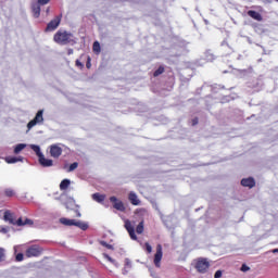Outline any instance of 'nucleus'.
Listing matches in <instances>:
<instances>
[{"instance_id":"nucleus-42","label":"nucleus","mask_w":278,"mask_h":278,"mask_svg":"<svg viewBox=\"0 0 278 278\" xmlns=\"http://www.w3.org/2000/svg\"><path fill=\"white\" fill-rule=\"evenodd\" d=\"M141 212H147V210H144V208H141Z\"/></svg>"},{"instance_id":"nucleus-6","label":"nucleus","mask_w":278,"mask_h":278,"mask_svg":"<svg viewBox=\"0 0 278 278\" xmlns=\"http://www.w3.org/2000/svg\"><path fill=\"white\" fill-rule=\"evenodd\" d=\"M164 256V252L162 251V244L156 245V252L154 254V266L160 268L162 266V257Z\"/></svg>"},{"instance_id":"nucleus-36","label":"nucleus","mask_w":278,"mask_h":278,"mask_svg":"<svg viewBox=\"0 0 278 278\" xmlns=\"http://www.w3.org/2000/svg\"><path fill=\"white\" fill-rule=\"evenodd\" d=\"M37 2H39L40 5H47L48 3L51 2V0H37Z\"/></svg>"},{"instance_id":"nucleus-11","label":"nucleus","mask_w":278,"mask_h":278,"mask_svg":"<svg viewBox=\"0 0 278 278\" xmlns=\"http://www.w3.org/2000/svg\"><path fill=\"white\" fill-rule=\"evenodd\" d=\"M71 226L72 227H78V229H81V231H87L88 229V223L81 222V220H76V219H71Z\"/></svg>"},{"instance_id":"nucleus-26","label":"nucleus","mask_w":278,"mask_h":278,"mask_svg":"<svg viewBox=\"0 0 278 278\" xmlns=\"http://www.w3.org/2000/svg\"><path fill=\"white\" fill-rule=\"evenodd\" d=\"M4 194H5V197H9V198L14 197V194H15L14 189H5Z\"/></svg>"},{"instance_id":"nucleus-28","label":"nucleus","mask_w":278,"mask_h":278,"mask_svg":"<svg viewBox=\"0 0 278 278\" xmlns=\"http://www.w3.org/2000/svg\"><path fill=\"white\" fill-rule=\"evenodd\" d=\"M15 260L16 262H23V260H25V255L23 253H17Z\"/></svg>"},{"instance_id":"nucleus-40","label":"nucleus","mask_w":278,"mask_h":278,"mask_svg":"<svg viewBox=\"0 0 278 278\" xmlns=\"http://www.w3.org/2000/svg\"><path fill=\"white\" fill-rule=\"evenodd\" d=\"M87 68H90V61L87 62Z\"/></svg>"},{"instance_id":"nucleus-39","label":"nucleus","mask_w":278,"mask_h":278,"mask_svg":"<svg viewBox=\"0 0 278 278\" xmlns=\"http://www.w3.org/2000/svg\"><path fill=\"white\" fill-rule=\"evenodd\" d=\"M76 66H84V64H81L79 61H76Z\"/></svg>"},{"instance_id":"nucleus-14","label":"nucleus","mask_w":278,"mask_h":278,"mask_svg":"<svg viewBox=\"0 0 278 278\" xmlns=\"http://www.w3.org/2000/svg\"><path fill=\"white\" fill-rule=\"evenodd\" d=\"M39 164L45 168L53 166V160L45 157V154L39 157Z\"/></svg>"},{"instance_id":"nucleus-3","label":"nucleus","mask_w":278,"mask_h":278,"mask_svg":"<svg viewBox=\"0 0 278 278\" xmlns=\"http://www.w3.org/2000/svg\"><path fill=\"white\" fill-rule=\"evenodd\" d=\"M53 40L56 45H68V42H71V34L64 29H59L54 34Z\"/></svg>"},{"instance_id":"nucleus-8","label":"nucleus","mask_w":278,"mask_h":278,"mask_svg":"<svg viewBox=\"0 0 278 278\" xmlns=\"http://www.w3.org/2000/svg\"><path fill=\"white\" fill-rule=\"evenodd\" d=\"M124 227L126 231L129 233L131 240H138V236H136V228L134 224H131V220L126 219Z\"/></svg>"},{"instance_id":"nucleus-30","label":"nucleus","mask_w":278,"mask_h":278,"mask_svg":"<svg viewBox=\"0 0 278 278\" xmlns=\"http://www.w3.org/2000/svg\"><path fill=\"white\" fill-rule=\"evenodd\" d=\"M240 270L242 273H249V270H251V267H249L247 264H242Z\"/></svg>"},{"instance_id":"nucleus-38","label":"nucleus","mask_w":278,"mask_h":278,"mask_svg":"<svg viewBox=\"0 0 278 278\" xmlns=\"http://www.w3.org/2000/svg\"><path fill=\"white\" fill-rule=\"evenodd\" d=\"M223 277V271L222 270H217L214 275V278H220Z\"/></svg>"},{"instance_id":"nucleus-33","label":"nucleus","mask_w":278,"mask_h":278,"mask_svg":"<svg viewBox=\"0 0 278 278\" xmlns=\"http://www.w3.org/2000/svg\"><path fill=\"white\" fill-rule=\"evenodd\" d=\"M74 212L76 214V218H81V213L79 212V206H76V208H74Z\"/></svg>"},{"instance_id":"nucleus-31","label":"nucleus","mask_w":278,"mask_h":278,"mask_svg":"<svg viewBox=\"0 0 278 278\" xmlns=\"http://www.w3.org/2000/svg\"><path fill=\"white\" fill-rule=\"evenodd\" d=\"M8 231H10L9 227H5V226L0 227V233H8Z\"/></svg>"},{"instance_id":"nucleus-10","label":"nucleus","mask_w":278,"mask_h":278,"mask_svg":"<svg viewBox=\"0 0 278 278\" xmlns=\"http://www.w3.org/2000/svg\"><path fill=\"white\" fill-rule=\"evenodd\" d=\"M50 155L51 157H55V159L62 155V148L60 147V144L50 146Z\"/></svg>"},{"instance_id":"nucleus-19","label":"nucleus","mask_w":278,"mask_h":278,"mask_svg":"<svg viewBox=\"0 0 278 278\" xmlns=\"http://www.w3.org/2000/svg\"><path fill=\"white\" fill-rule=\"evenodd\" d=\"M92 51L93 53H96V55H99L101 53V43H99V41L93 42Z\"/></svg>"},{"instance_id":"nucleus-4","label":"nucleus","mask_w":278,"mask_h":278,"mask_svg":"<svg viewBox=\"0 0 278 278\" xmlns=\"http://www.w3.org/2000/svg\"><path fill=\"white\" fill-rule=\"evenodd\" d=\"M42 247L38 244L30 245L26 249L25 255L26 257H40L42 255Z\"/></svg>"},{"instance_id":"nucleus-20","label":"nucleus","mask_w":278,"mask_h":278,"mask_svg":"<svg viewBox=\"0 0 278 278\" xmlns=\"http://www.w3.org/2000/svg\"><path fill=\"white\" fill-rule=\"evenodd\" d=\"M30 149H33V151L36 153L37 157H42V152L40 151V146H36V144H31Z\"/></svg>"},{"instance_id":"nucleus-29","label":"nucleus","mask_w":278,"mask_h":278,"mask_svg":"<svg viewBox=\"0 0 278 278\" xmlns=\"http://www.w3.org/2000/svg\"><path fill=\"white\" fill-rule=\"evenodd\" d=\"M144 247H146L147 253H153V248L151 247V244L149 242H146Z\"/></svg>"},{"instance_id":"nucleus-21","label":"nucleus","mask_w":278,"mask_h":278,"mask_svg":"<svg viewBox=\"0 0 278 278\" xmlns=\"http://www.w3.org/2000/svg\"><path fill=\"white\" fill-rule=\"evenodd\" d=\"M71 186L70 179H64L60 184V190H68V187Z\"/></svg>"},{"instance_id":"nucleus-37","label":"nucleus","mask_w":278,"mask_h":278,"mask_svg":"<svg viewBox=\"0 0 278 278\" xmlns=\"http://www.w3.org/2000/svg\"><path fill=\"white\" fill-rule=\"evenodd\" d=\"M77 166H79V163L74 162L71 164V170H75V168H77Z\"/></svg>"},{"instance_id":"nucleus-13","label":"nucleus","mask_w":278,"mask_h":278,"mask_svg":"<svg viewBox=\"0 0 278 278\" xmlns=\"http://www.w3.org/2000/svg\"><path fill=\"white\" fill-rule=\"evenodd\" d=\"M241 186L243 188H255V178L249 177V178H243L241 179Z\"/></svg>"},{"instance_id":"nucleus-1","label":"nucleus","mask_w":278,"mask_h":278,"mask_svg":"<svg viewBox=\"0 0 278 278\" xmlns=\"http://www.w3.org/2000/svg\"><path fill=\"white\" fill-rule=\"evenodd\" d=\"M3 220L9 223V225H14L15 227H25V225H34V220L29 218L20 217L16 219V215L10 211H5L3 215Z\"/></svg>"},{"instance_id":"nucleus-41","label":"nucleus","mask_w":278,"mask_h":278,"mask_svg":"<svg viewBox=\"0 0 278 278\" xmlns=\"http://www.w3.org/2000/svg\"><path fill=\"white\" fill-rule=\"evenodd\" d=\"M273 253H278V249L273 250Z\"/></svg>"},{"instance_id":"nucleus-32","label":"nucleus","mask_w":278,"mask_h":278,"mask_svg":"<svg viewBox=\"0 0 278 278\" xmlns=\"http://www.w3.org/2000/svg\"><path fill=\"white\" fill-rule=\"evenodd\" d=\"M3 257H5V250H3V248H0V262H3Z\"/></svg>"},{"instance_id":"nucleus-23","label":"nucleus","mask_w":278,"mask_h":278,"mask_svg":"<svg viewBox=\"0 0 278 278\" xmlns=\"http://www.w3.org/2000/svg\"><path fill=\"white\" fill-rule=\"evenodd\" d=\"M25 147H27V144H25V143H18L17 146H15V148H14L15 155H18V153L21 151H23V149H25Z\"/></svg>"},{"instance_id":"nucleus-43","label":"nucleus","mask_w":278,"mask_h":278,"mask_svg":"<svg viewBox=\"0 0 278 278\" xmlns=\"http://www.w3.org/2000/svg\"><path fill=\"white\" fill-rule=\"evenodd\" d=\"M49 10H50V9L48 8V9H47V14H49Z\"/></svg>"},{"instance_id":"nucleus-27","label":"nucleus","mask_w":278,"mask_h":278,"mask_svg":"<svg viewBox=\"0 0 278 278\" xmlns=\"http://www.w3.org/2000/svg\"><path fill=\"white\" fill-rule=\"evenodd\" d=\"M60 223H61L62 225H66L67 227H71V219H68V218L62 217V218L60 219Z\"/></svg>"},{"instance_id":"nucleus-22","label":"nucleus","mask_w":278,"mask_h":278,"mask_svg":"<svg viewBox=\"0 0 278 278\" xmlns=\"http://www.w3.org/2000/svg\"><path fill=\"white\" fill-rule=\"evenodd\" d=\"M136 233H144V220H141L136 227Z\"/></svg>"},{"instance_id":"nucleus-5","label":"nucleus","mask_w":278,"mask_h":278,"mask_svg":"<svg viewBox=\"0 0 278 278\" xmlns=\"http://www.w3.org/2000/svg\"><path fill=\"white\" fill-rule=\"evenodd\" d=\"M60 23H62V14L55 15L53 20L47 24V27L45 28L46 34L55 31V29L60 27Z\"/></svg>"},{"instance_id":"nucleus-34","label":"nucleus","mask_w":278,"mask_h":278,"mask_svg":"<svg viewBox=\"0 0 278 278\" xmlns=\"http://www.w3.org/2000/svg\"><path fill=\"white\" fill-rule=\"evenodd\" d=\"M103 257H105V260H108V262H111V264H114L116 262V261H114V258H112L108 254H103Z\"/></svg>"},{"instance_id":"nucleus-24","label":"nucleus","mask_w":278,"mask_h":278,"mask_svg":"<svg viewBox=\"0 0 278 278\" xmlns=\"http://www.w3.org/2000/svg\"><path fill=\"white\" fill-rule=\"evenodd\" d=\"M165 68L164 66H159V68L156 71H154L153 73V77H160V75H162L164 73Z\"/></svg>"},{"instance_id":"nucleus-35","label":"nucleus","mask_w":278,"mask_h":278,"mask_svg":"<svg viewBox=\"0 0 278 278\" xmlns=\"http://www.w3.org/2000/svg\"><path fill=\"white\" fill-rule=\"evenodd\" d=\"M191 125L192 127H195V125H199V117H194L193 119H191Z\"/></svg>"},{"instance_id":"nucleus-25","label":"nucleus","mask_w":278,"mask_h":278,"mask_svg":"<svg viewBox=\"0 0 278 278\" xmlns=\"http://www.w3.org/2000/svg\"><path fill=\"white\" fill-rule=\"evenodd\" d=\"M101 247H105V249H109L110 251H114V245L109 244L105 241H100Z\"/></svg>"},{"instance_id":"nucleus-2","label":"nucleus","mask_w":278,"mask_h":278,"mask_svg":"<svg viewBox=\"0 0 278 278\" xmlns=\"http://www.w3.org/2000/svg\"><path fill=\"white\" fill-rule=\"evenodd\" d=\"M210 260L205 257H198L193 260V267L200 275H205L210 270Z\"/></svg>"},{"instance_id":"nucleus-18","label":"nucleus","mask_w":278,"mask_h":278,"mask_svg":"<svg viewBox=\"0 0 278 278\" xmlns=\"http://www.w3.org/2000/svg\"><path fill=\"white\" fill-rule=\"evenodd\" d=\"M4 160L7 164H16V162H23V157H16V156H7Z\"/></svg>"},{"instance_id":"nucleus-17","label":"nucleus","mask_w":278,"mask_h":278,"mask_svg":"<svg viewBox=\"0 0 278 278\" xmlns=\"http://www.w3.org/2000/svg\"><path fill=\"white\" fill-rule=\"evenodd\" d=\"M91 197L97 203H103V201H105V194H101L99 192L93 193Z\"/></svg>"},{"instance_id":"nucleus-7","label":"nucleus","mask_w":278,"mask_h":278,"mask_svg":"<svg viewBox=\"0 0 278 278\" xmlns=\"http://www.w3.org/2000/svg\"><path fill=\"white\" fill-rule=\"evenodd\" d=\"M109 201L113 203L114 210H117V212H125L127 207L125 206V203H123L118 198L112 195L110 197Z\"/></svg>"},{"instance_id":"nucleus-15","label":"nucleus","mask_w":278,"mask_h":278,"mask_svg":"<svg viewBox=\"0 0 278 278\" xmlns=\"http://www.w3.org/2000/svg\"><path fill=\"white\" fill-rule=\"evenodd\" d=\"M128 200L131 205H140V199H138V195L134 191L128 194Z\"/></svg>"},{"instance_id":"nucleus-16","label":"nucleus","mask_w":278,"mask_h":278,"mask_svg":"<svg viewBox=\"0 0 278 278\" xmlns=\"http://www.w3.org/2000/svg\"><path fill=\"white\" fill-rule=\"evenodd\" d=\"M248 16L253 18L254 21H262V14H260L257 11L250 10L248 11Z\"/></svg>"},{"instance_id":"nucleus-9","label":"nucleus","mask_w":278,"mask_h":278,"mask_svg":"<svg viewBox=\"0 0 278 278\" xmlns=\"http://www.w3.org/2000/svg\"><path fill=\"white\" fill-rule=\"evenodd\" d=\"M43 111L39 110L35 116L34 119H31L28 124L27 127L28 129H31L33 127H36V125H38V123H43L45 117L42 116Z\"/></svg>"},{"instance_id":"nucleus-12","label":"nucleus","mask_w":278,"mask_h":278,"mask_svg":"<svg viewBox=\"0 0 278 278\" xmlns=\"http://www.w3.org/2000/svg\"><path fill=\"white\" fill-rule=\"evenodd\" d=\"M40 5L42 4H40L38 1L31 3V12H33L34 18H40V12H41Z\"/></svg>"}]
</instances>
